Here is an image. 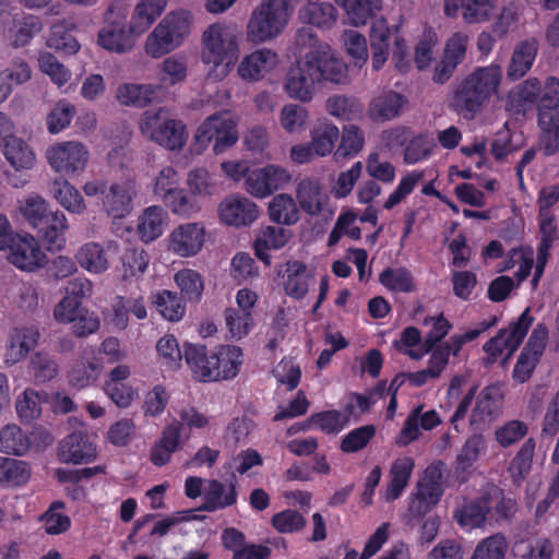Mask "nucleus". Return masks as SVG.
<instances>
[{"label": "nucleus", "mask_w": 559, "mask_h": 559, "mask_svg": "<svg viewBox=\"0 0 559 559\" xmlns=\"http://www.w3.org/2000/svg\"><path fill=\"white\" fill-rule=\"evenodd\" d=\"M156 350L163 365L171 369L180 367L183 355L174 335L166 334L160 337L156 344Z\"/></svg>", "instance_id": "61"}, {"label": "nucleus", "mask_w": 559, "mask_h": 559, "mask_svg": "<svg viewBox=\"0 0 559 559\" xmlns=\"http://www.w3.org/2000/svg\"><path fill=\"white\" fill-rule=\"evenodd\" d=\"M76 262L94 274L104 273L108 269V260L104 248L97 242L83 245L75 253Z\"/></svg>", "instance_id": "39"}, {"label": "nucleus", "mask_w": 559, "mask_h": 559, "mask_svg": "<svg viewBox=\"0 0 559 559\" xmlns=\"http://www.w3.org/2000/svg\"><path fill=\"white\" fill-rule=\"evenodd\" d=\"M90 153L78 141H66L52 145L47 151L50 167L61 176H79L86 167Z\"/></svg>", "instance_id": "10"}, {"label": "nucleus", "mask_w": 559, "mask_h": 559, "mask_svg": "<svg viewBox=\"0 0 559 559\" xmlns=\"http://www.w3.org/2000/svg\"><path fill=\"white\" fill-rule=\"evenodd\" d=\"M289 180L287 171L275 165L253 169L246 175V190L255 198H265L282 188Z\"/></svg>", "instance_id": "14"}, {"label": "nucleus", "mask_w": 559, "mask_h": 559, "mask_svg": "<svg viewBox=\"0 0 559 559\" xmlns=\"http://www.w3.org/2000/svg\"><path fill=\"white\" fill-rule=\"evenodd\" d=\"M31 477V469L26 462L0 457V485L16 487L25 484Z\"/></svg>", "instance_id": "44"}, {"label": "nucleus", "mask_w": 559, "mask_h": 559, "mask_svg": "<svg viewBox=\"0 0 559 559\" xmlns=\"http://www.w3.org/2000/svg\"><path fill=\"white\" fill-rule=\"evenodd\" d=\"M241 31L235 24L214 23L202 35L201 58L209 67L207 78L224 80L236 64L239 56Z\"/></svg>", "instance_id": "2"}, {"label": "nucleus", "mask_w": 559, "mask_h": 559, "mask_svg": "<svg viewBox=\"0 0 559 559\" xmlns=\"http://www.w3.org/2000/svg\"><path fill=\"white\" fill-rule=\"evenodd\" d=\"M519 559H552L555 547L548 538L521 540L515 545Z\"/></svg>", "instance_id": "53"}, {"label": "nucleus", "mask_w": 559, "mask_h": 559, "mask_svg": "<svg viewBox=\"0 0 559 559\" xmlns=\"http://www.w3.org/2000/svg\"><path fill=\"white\" fill-rule=\"evenodd\" d=\"M166 0H141L131 17V31L135 34H143L157 17L160 16L165 7Z\"/></svg>", "instance_id": "34"}, {"label": "nucleus", "mask_w": 559, "mask_h": 559, "mask_svg": "<svg viewBox=\"0 0 559 559\" xmlns=\"http://www.w3.org/2000/svg\"><path fill=\"white\" fill-rule=\"evenodd\" d=\"M237 141L238 131L236 122L233 119L222 115L221 124L218 123L217 135L213 145L214 153H224L227 148L234 146Z\"/></svg>", "instance_id": "64"}, {"label": "nucleus", "mask_w": 559, "mask_h": 559, "mask_svg": "<svg viewBox=\"0 0 559 559\" xmlns=\"http://www.w3.org/2000/svg\"><path fill=\"white\" fill-rule=\"evenodd\" d=\"M205 241V228L200 223H186L176 227L168 237L169 250L182 258L195 255Z\"/></svg>", "instance_id": "16"}, {"label": "nucleus", "mask_w": 559, "mask_h": 559, "mask_svg": "<svg viewBox=\"0 0 559 559\" xmlns=\"http://www.w3.org/2000/svg\"><path fill=\"white\" fill-rule=\"evenodd\" d=\"M155 305L159 313L168 321H179L186 313V305L177 293L162 290L156 295Z\"/></svg>", "instance_id": "51"}, {"label": "nucleus", "mask_w": 559, "mask_h": 559, "mask_svg": "<svg viewBox=\"0 0 559 559\" xmlns=\"http://www.w3.org/2000/svg\"><path fill=\"white\" fill-rule=\"evenodd\" d=\"M278 62L277 53L271 49L262 48L246 56L239 63L237 72L247 81H259L263 75L275 68Z\"/></svg>", "instance_id": "21"}, {"label": "nucleus", "mask_w": 559, "mask_h": 559, "mask_svg": "<svg viewBox=\"0 0 559 559\" xmlns=\"http://www.w3.org/2000/svg\"><path fill=\"white\" fill-rule=\"evenodd\" d=\"M400 34L399 26H390L384 17L372 21L369 32L371 66L374 71L383 68L390 55V44Z\"/></svg>", "instance_id": "19"}, {"label": "nucleus", "mask_w": 559, "mask_h": 559, "mask_svg": "<svg viewBox=\"0 0 559 559\" xmlns=\"http://www.w3.org/2000/svg\"><path fill=\"white\" fill-rule=\"evenodd\" d=\"M309 280L306 263L297 260L286 263V278L283 285L287 296L297 300L302 299L309 290Z\"/></svg>", "instance_id": "32"}, {"label": "nucleus", "mask_w": 559, "mask_h": 559, "mask_svg": "<svg viewBox=\"0 0 559 559\" xmlns=\"http://www.w3.org/2000/svg\"><path fill=\"white\" fill-rule=\"evenodd\" d=\"M306 523L305 516L293 509L275 513L271 519L272 526L282 534L299 532L306 526Z\"/></svg>", "instance_id": "60"}, {"label": "nucleus", "mask_w": 559, "mask_h": 559, "mask_svg": "<svg viewBox=\"0 0 559 559\" xmlns=\"http://www.w3.org/2000/svg\"><path fill=\"white\" fill-rule=\"evenodd\" d=\"M7 160L16 169H29L35 162V154L28 144L13 134L3 144Z\"/></svg>", "instance_id": "40"}, {"label": "nucleus", "mask_w": 559, "mask_h": 559, "mask_svg": "<svg viewBox=\"0 0 559 559\" xmlns=\"http://www.w3.org/2000/svg\"><path fill=\"white\" fill-rule=\"evenodd\" d=\"M379 282L391 292L411 293L415 290L414 276L405 266L384 269L379 275Z\"/></svg>", "instance_id": "45"}, {"label": "nucleus", "mask_w": 559, "mask_h": 559, "mask_svg": "<svg viewBox=\"0 0 559 559\" xmlns=\"http://www.w3.org/2000/svg\"><path fill=\"white\" fill-rule=\"evenodd\" d=\"M443 487L428 485L418 481L416 491L412 493L408 511L415 518L425 516L432 508H435L443 495Z\"/></svg>", "instance_id": "30"}, {"label": "nucleus", "mask_w": 559, "mask_h": 559, "mask_svg": "<svg viewBox=\"0 0 559 559\" xmlns=\"http://www.w3.org/2000/svg\"><path fill=\"white\" fill-rule=\"evenodd\" d=\"M115 5L110 4L105 12L106 25L98 33V44L111 52H126L133 48L135 34L131 25L127 28L124 15L120 20H112Z\"/></svg>", "instance_id": "12"}, {"label": "nucleus", "mask_w": 559, "mask_h": 559, "mask_svg": "<svg viewBox=\"0 0 559 559\" xmlns=\"http://www.w3.org/2000/svg\"><path fill=\"white\" fill-rule=\"evenodd\" d=\"M64 509V502L60 500L53 501L41 515L45 532L48 535H58L67 532L71 526L69 515L61 512Z\"/></svg>", "instance_id": "52"}, {"label": "nucleus", "mask_w": 559, "mask_h": 559, "mask_svg": "<svg viewBox=\"0 0 559 559\" xmlns=\"http://www.w3.org/2000/svg\"><path fill=\"white\" fill-rule=\"evenodd\" d=\"M159 92L160 86L126 83L118 87L116 97L121 105L144 108L158 97Z\"/></svg>", "instance_id": "26"}, {"label": "nucleus", "mask_w": 559, "mask_h": 559, "mask_svg": "<svg viewBox=\"0 0 559 559\" xmlns=\"http://www.w3.org/2000/svg\"><path fill=\"white\" fill-rule=\"evenodd\" d=\"M297 200L304 212L317 216L323 211L321 187L317 180L302 179L297 186Z\"/></svg>", "instance_id": "38"}, {"label": "nucleus", "mask_w": 559, "mask_h": 559, "mask_svg": "<svg viewBox=\"0 0 559 559\" xmlns=\"http://www.w3.org/2000/svg\"><path fill=\"white\" fill-rule=\"evenodd\" d=\"M183 357L192 378L199 382H218V369L215 366L214 349L209 350L205 345L186 343Z\"/></svg>", "instance_id": "15"}, {"label": "nucleus", "mask_w": 559, "mask_h": 559, "mask_svg": "<svg viewBox=\"0 0 559 559\" xmlns=\"http://www.w3.org/2000/svg\"><path fill=\"white\" fill-rule=\"evenodd\" d=\"M508 542L504 535L495 534L480 540L471 559H504Z\"/></svg>", "instance_id": "55"}, {"label": "nucleus", "mask_w": 559, "mask_h": 559, "mask_svg": "<svg viewBox=\"0 0 559 559\" xmlns=\"http://www.w3.org/2000/svg\"><path fill=\"white\" fill-rule=\"evenodd\" d=\"M308 118V110L297 104L285 105L281 111V124L289 133L299 132L305 129Z\"/></svg>", "instance_id": "59"}, {"label": "nucleus", "mask_w": 559, "mask_h": 559, "mask_svg": "<svg viewBox=\"0 0 559 559\" xmlns=\"http://www.w3.org/2000/svg\"><path fill=\"white\" fill-rule=\"evenodd\" d=\"M7 249L10 250L9 262L21 271L34 272L47 262L46 253L32 235L17 234Z\"/></svg>", "instance_id": "11"}, {"label": "nucleus", "mask_w": 559, "mask_h": 559, "mask_svg": "<svg viewBox=\"0 0 559 559\" xmlns=\"http://www.w3.org/2000/svg\"><path fill=\"white\" fill-rule=\"evenodd\" d=\"M76 114V108L67 99L57 102L46 117L49 133L58 134L68 128Z\"/></svg>", "instance_id": "49"}, {"label": "nucleus", "mask_w": 559, "mask_h": 559, "mask_svg": "<svg viewBox=\"0 0 559 559\" xmlns=\"http://www.w3.org/2000/svg\"><path fill=\"white\" fill-rule=\"evenodd\" d=\"M313 429L326 435H336L344 428V417L340 411L330 409L314 413L310 416Z\"/></svg>", "instance_id": "63"}, {"label": "nucleus", "mask_w": 559, "mask_h": 559, "mask_svg": "<svg viewBox=\"0 0 559 559\" xmlns=\"http://www.w3.org/2000/svg\"><path fill=\"white\" fill-rule=\"evenodd\" d=\"M167 212L158 205L146 207L139 217L138 234L143 242H151L163 235Z\"/></svg>", "instance_id": "29"}, {"label": "nucleus", "mask_w": 559, "mask_h": 559, "mask_svg": "<svg viewBox=\"0 0 559 559\" xmlns=\"http://www.w3.org/2000/svg\"><path fill=\"white\" fill-rule=\"evenodd\" d=\"M547 330L538 325L533 330L513 368V379L524 383L533 374L546 346Z\"/></svg>", "instance_id": "13"}, {"label": "nucleus", "mask_w": 559, "mask_h": 559, "mask_svg": "<svg viewBox=\"0 0 559 559\" xmlns=\"http://www.w3.org/2000/svg\"><path fill=\"white\" fill-rule=\"evenodd\" d=\"M299 14L302 21L319 28H331L337 20V10L330 2H309Z\"/></svg>", "instance_id": "36"}, {"label": "nucleus", "mask_w": 559, "mask_h": 559, "mask_svg": "<svg viewBox=\"0 0 559 559\" xmlns=\"http://www.w3.org/2000/svg\"><path fill=\"white\" fill-rule=\"evenodd\" d=\"M31 448L28 436L16 425H8L0 431V451L22 456Z\"/></svg>", "instance_id": "42"}, {"label": "nucleus", "mask_w": 559, "mask_h": 559, "mask_svg": "<svg viewBox=\"0 0 559 559\" xmlns=\"http://www.w3.org/2000/svg\"><path fill=\"white\" fill-rule=\"evenodd\" d=\"M539 148L546 156L559 151V79L548 76L537 102Z\"/></svg>", "instance_id": "5"}, {"label": "nucleus", "mask_w": 559, "mask_h": 559, "mask_svg": "<svg viewBox=\"0 0 559 559\" xmlns=\"http://www.w3.org/2000/svg\"><path fill=\"white\" fill-rule=\"evenodd\" d=\"M237 497L238 492L235 480L230 481L228 489L226 490V487L222 481L212 479L209 481V486L204 491V502L201 510L214 512L231 507L237 502Z\"/></svg>", "instance_id": "25"}, {"label": "nucleus", "mask_w": 559, "mask_h": 559, "mask_svg": "<svg viewBox=\"0 0 559 559\" xmlns=\"http://www.w3.org/2000/svg\"><path fill=\"white\" fill-rule=\"evenodd\" d=\"M485 448V439L481 435L475 433L466 439L454 461V474L460 484L468 480L469 471Z\"/></svg>", "instance_id": "23"}, {"label": "nucleus", "mask_w": 559, "mask_h": 559, "mask_svg": "<svg viewBox=\"0 0 559 559\" xmlns=\"http://www.w3.org/2000/svg\"><path fill=\"white\" fill-rule=\"evenodd\" d=\"M140 128L142 133L153 142L170 151L181 150L188 138L183 122L173 118H164L162 110L144 112Z\"/></svg>", "instance_id": "8"}, {"label": "nucleus", "mask_w": 559, "mask_h": 559, "mask_svg": "<svg viewBox=\"0 0 559 559\" xmlns=\"http://www.w3.org/2000/svg\"><path fill=\"white\" fill-rule=\"evenodd\" d=\"M225 321L227 329L233 337L241 338L247 335L253 324L250 311L227 308L225 310Z\"/></svg>", "instance_id": "62"}, {"label": "nucleus", "mask_w": 559, "mask_h": 559, "mask_svg": "<svg viewBox=\"0 0 559 559\" xmlns=\"http://www.w3.org/2000/svg\"><path fill=\"white\" fill-rule=\"evenodd\" d=\"M221 221L234 227L249 226L258 219V205L246 197L236 194L227 197L218 207Z\"/></svg>", "instance_id": "17"}, {"label": "nucleus", "mask_w": 559, "mask_h": 559, "mask_svg": "<svg viewBox=\"0 0 559 559\" xmlns=\"http://www.w3.org/2000/svg\"><path fill=\"white\" fill-rule=\"evenodd\" d=\"M344 11L350 24L360 26L373 17L382 8V0H334Z\"/></svg>", "instance_id": "33"}, {"label": "nucleus", "mask_w": 559, "mask_h": 559, "mask_svg": "<svg viewBox=\"0 0 559 559\" xmlns=\"http://www.w3.org/2000/svg\"><path fill=\"white\" fill-rule=\"evenodd\" d=\"M175 282L186 300L198 302L201 299L204 282L199 272L191 269L180 270L175 274Z\"/></svg>", "instance_id": "47"}, {"label": "nucleus", "mask_w": 559, "mask_h": 559, "mask_svg": "<svg viewBox=\"0 0 559 559\" xmlns=\"http://www.w3.org/2000/svg\"><path fill=\"white\" fill-rule=\"evenodd\" d=\"M60 461L72 464H85L97 456L95 443L87 432L79 430L68 435L59 444Z\"/></svg>", "instance_id": "18"}, {"label": "nucleus", "mask_w": 559, "mask_h": 559, "mask_svg": "<svg viewBox=\"0 0 559 559\" xmlns=\"http://www.w3.org/2000/svg\"><path fill=\"white\" fill-rule=\"evenodd\" d=\"M189 32V12H170L147 37L145 50L153 58H160L176 49Z\"/></svg>", "instance_id": "7"}, {"label": "nucleus", "mask_w": 559, "mask_h": 559, "mask_svg": "<svg viewBox=\"0 0 559 559\" xmlns=\"http://www.w3.org/2000/svg\"><path fill=\"white\" fill-rule=\"evenodd\" d=\"M338 128L332 123H321L311 130V145L317 156H326L338 140Z\"/></svg>", "instance_id": "50"}, {"label": "nucleus", "mask_w": 559, "mask_h": 559, "mask_svg": "<svg viewBox=\"0 0 559 559\" xmlns=\"http://www.w3.org/2000/svg\"><path fill=\"white\" fill-rule=\"evenodd\" d=\"M100 369L102 361L97 358L87 364H78L69 371V382L76 389L86 388L97 379Z\"/></svg>", "instance_id": "57"}, {"label": "nucleus", "mask_w": 559, "mask_h": 559, "mask_svg": "<svg viewBox=\"0 0 559 559\" xmlns=\"http://www.w3.org/2000/svg\"><path fill=\"white\" fill-rule=\"evenodd\" d=\"M43 23L40 17L26 14L22 17L13 19L12 24L8 28L7 38L10 44L16 48L24 47L41 32Z\"/></svg>", "instance_id": "27"}, {"label": "nucleus", "mask_w": 559, "mask_h": 559, "mask_svg": "<svg viewBox=\"0 0 559 559\" xmlns=\"http://www.w3.org/2000/svg\"><path fill=\"white\" fill-rule=\"evenodd\" d=\"M218 381L237 377L242 365V349L235 345H219L214 348Z\"/></svg>", "instance_id": "31"}, {"label": "nucleus", "mask_w": 559, "mask_h": 559, "mask_svg": "<svg viewBox=\"0 0 559 559\" xmlns=\"http://www.w3.org/2000/svg\"><path fill=\"white\" fill-rule=\"evenodd\" d=\"M488 498L490 507L489 516L496 521L510 520L518 511L516 500L511 497H506L503 490L497 486L491 487L485 492Z\"/></svg>", "instance_id": "46"}, {"label": "nucleus", "mask_w": 559, "mask_h": 559, "mask_svg": "<svg viewBox=\"0 0 559 559\" xmlns=\"http://www.w3.org/2000/svg\"><path fill=\"white\" fill-rule=\"evenodd\" d=\"M293 0H263L252 12L247 24V39L264 43L278 36L284 29Z\"/></svg>", "instance_id": "6"}, {"label": "nucleus", "mask_w": 559, "mask_h": 559, "mask_svg": "<svg viewBox=\"0 0 559 559\" xmlns=\"http://www.w3.org/2000/svg\"><path fill=\"white\" fill-rule=\"evenodd\" d=\"M121 262L124 277H132L141 275L146 271L150 258L144 249L129 247L123 251Z\"/></svg>", "instance_id": "58"}, {"label": "nucleus", "mask_w": 559, "mask_h": 559, "mask_svg": "<svg viewBox=\"0 0 559 559\" xmlns=\"http://www.w3.org/2000/svg\"><path fill=\"white\" fill-rule=\"evenodd\" d=\"M501 79L502 69L499 64L477 67L457 85L453 96L455 110L464 117H474L498 92Z\"/></svg>", "instance_id": "3"}, {"label": "nucleus", "mask_w": 559, "mask_h": 559, "mask_svg": "<svg viewBox=\"0 0 559 559\" xmlns=\"http://www.w3.org/2000/svg\"><path fill=\"white\" fill-rule=\"evenodd\" d=\"M533 320L530 308H526L508 329H500L493 337L489 338L483 345V350L487 355L486 364H495L504 350L508 352V357L512 356L527 335Z\"/></svg>", "instance_id": "9"}, {"label": "nucleus", "mask_w": 559, "mask_h": 559, "mask_svg": "<svg viewBox=\"0 0 559 559\" xmlns=\"http://www.w3.org/2000/svg\"><path fill=\"white\" fill-rule=\"evenodd\" d=\"M270 219L278 225H294L299 221V210L293 197L286 193L275 195L269 203Z\"/></svg>", "instance_id": "35"}, {"label": "nucleus", "mask_w": 559, "mask_h": 559, "mask_svg": "<svg viewBox=\"0 0 559 559\" xmlns=\"http://www.w3.org/2000/svg\"><path fill=\"white\" fill-rule=\"evenodd\" d=\"M374 436V425L355 428L343 437L340 449L343 453H356L366 448Z\"/></svg>", "instance_id": "56"}, {"label": "nucleus", "mask_w": 559, "mask_h": 559, "mask_svg": "<svg viewBox=\"0 0 559 559\" xmlns=\"http://www.w3.org/2000/svg\"><path fill=\"white\" fill-rule=\"evenodd\" d=\"M20 211L27 224L37 231L49 251L63 248L68 223L62 212L52 211L48 202L38 194L25 198L20 205Z\"/></svg>", "instance_id": "4"}, {"label": "nucleus", "mask_w": 559, "mask_h": 559, "mask_svg": "<svg viewBox=\"0 0 559 559\" xmlns=\"http://www.w3.org/2000/svg\"><path fill=\"white\" fill-rule=\"evenodd\" d=\"M415 463L409 456L396 459L390 469V481L385 488V500L399 499L411 479Z\"/></svg>", "instance_id": "28"}, {"label": "nucleus", "mask_w": 559, "mask_h": 559, "mask_svg": "<svg viewBox=\"0 0 559 559\" xmlns=\"http://www.w3.org/2000/svg\"><path fill=\"white\" fill-rule=\"evenodd\" d=\"M39 331L34 326L15 328L5 353L7 364H16L27 356L38 342Z\"/></svg>", "instance_id": "24"}, {"label": "nucleus", "mask_w": 559, "mask_h": 559, "mask_svg": "<svg viewBox=\"0 0 559 559\" xmlns=\"http://www.w3.org/2000/svg\"><path fill=\"white\" fill-rule=\"evenodd\" d=\"M346 66L336 58L329 45L312 48L304 61L292 68L285 80V91L292 98L301 102L312 99L316 83L330 81L340 83L345 76Z\"/></svg>", "instance_id": "1"}, {"label": "nucleus", "mask_w": 559, "mask_h": 559, "mask_svg": "<svg viewBox=\"0 0 559 559\" xmlns=\"http://www.w3.org/2000/svg\"><path fill=\"white\" fill-rule=\"evenodd\" d=\"M538 51V41L530 38L520 41L511 56L507 78L511 81L522 79L533 67Z\"/></svg>", "instance_id": "22"}, {"label": "nucleus", "mask_w": 559, "mask_h": 559, "mask_svg": "<svg viewBox=\"0 0 559 559\" xmlns=\"http://www.w3.org/2000/svg\"><path fill=\"white\" fill-rule=\"evenodd\" d=\"M490 507L488 498L484 493L480 498L466 503L457 510L455 518L463 527H480L486 523L487 516L490 514Z\"/></svg>", "instance_id": "37"}, {"label": "nucleus", "mask_w": 559, "mask_h": 559, "mask_svg": "<svg viewBox=\"0 0 559 559\" xmlns=\"http://www.w3.org/2000/svg\"><path fill=\"white\" fill-rule=\"evenodd\" d=\"M429 322H431L432 326L424 340L421 353L416 354L413 350L407 352L412 358L418 359L424 354H428L436 346H439V343L449 334L452 329V323L444 317L443 313H440L436 317H428L424 321L425 324H428Z\"/></svg>", "instance_id": "41"}, {"label": "nucleus", "mask_w": 559, "mask_h": 559, "mask_svg": "<svg viewBox=\"0 0 559 559\" xmlns=\"http://www.w3.org/2000/svg\"><path fill=\"white\" fill-rule=\"evenodd\" d=\"M51 191L55 199L67 211L80 214L85 210V202L82 194L66 179L55 180Z\"/></svg>", "instance_id": "43"}, {"label": "nucleus", "mask_w": 559, "mask_h": 559, "mask_svg": "<svg viewBox=\"0 0 559 559\" xmlns=\"http://www.w3.org/2000/svg\"><path fill=\"white\" fill-rule=\"evenodd\" d=\"M405 98L400 93L390 91L374 98L370 105L371 114L382 120H390L401 112Z\"/></svg>", "instance_id": "48"}, {"label": "nucleus", "mask_w": 559, "mask_h": 559, "mask_svg": "<svg viewBox=\"0 0 559 559\" xmlns=\"http://www.w3.org/2000/svg\"><path fill=\"white\" fill-rule=\"evenodd\" d=\"M534 451L535 441L533 438H530L522 444L515 456L512 459L509 472L515 484L524 480L528 474L532 466Z\"/></svg>", "instance_id": "54"}, {"label": "nucleus", "mask_w": 559, "mask_h": 559, "mask_svg": "<svg viewBox=\"0 0 559 559\" xmlns=\"http://www.w3.org/2000/svg\"><path fill=\"white\" fill-rule=\"evenodd\" d=\"M134 197L133 181L114 182L108 187L105 198H102L103 207L110 217L123 218L131 213Z\"/></svg>", "instance_id": "20"}]
</instances>
